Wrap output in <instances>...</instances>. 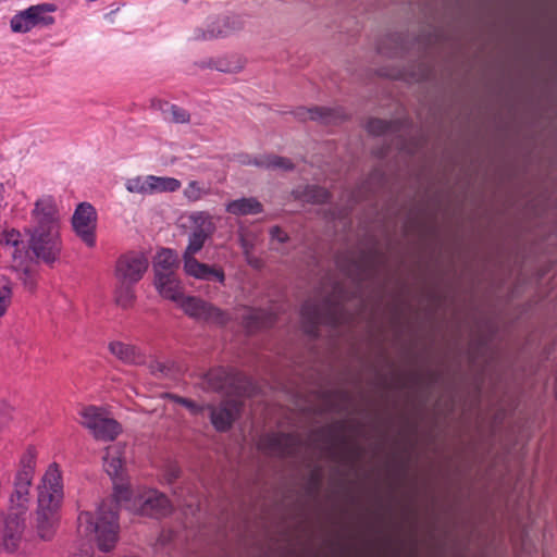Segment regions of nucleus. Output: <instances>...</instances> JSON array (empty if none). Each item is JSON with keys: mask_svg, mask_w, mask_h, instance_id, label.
Masks as SVG:
<instances>
[{"mask_svg": "<svg viewBox=\"0 0 557 557\" xmlns=\"http://www.w3.org/2000/svg\"><path fill=\"white\" fill-rule=\"evenodd\" d=\"M103 468L114 482L113 498L103 500L98 507L97 517L89 511H82L77 518L78 532L84 536L95 534L97 545L102 552L114 548L120 532L117 522V507L122 503L132 500V491L124 484H117L116 480H123L124 460L121 449L110 446L103 457Z\"/></svg>", "mask_w": 557, "mask_h": 557, "instance_id": "1", "label": "nucleus"}, {"mask_svg": "<svg viewBox=\"0 0 557 557\" xmlns=\"http://www.w3.org/2000/svg\"><path fill=\"white\" fill-rule=\"evenodd\" d=\"M348 295L339 282H334L332 292L321 300L309 299L301 307L304 332L311 337H318L319 325L336 329L349 323L352 315L345 308L344 301Z\"/></svg>", "mask_w": 557, "mask_h": 557, "instance_id": "2", "label": "nucleus"}, {"mask_svg": "<svg viewBox=\"0 0 557 557\" xmlns=\"http://www.w3.org/2000/svg\"><path fill=\"white\" fill-rule=\"evenodd\" d=\"M57 207L52 198L36 201L33 218L36 222L30 234L29 248L46 264L54 263L61 252Z\"/></svg>", "mask_w": 557, "mask_h": 557, "instance_id": "3", "label": "nucleus"}, {"mask_svg": "<svg viewBox=\"0 0 557 557\" xmlns=\"http://www.w3.org/2000/svg\"><path fill=\"white\" fill-rule=\"evenodd\" d=\"M62 500L63 485L61 472L58 465L52 463L38 486L35 530L37 535L44 541L52 540L55 534Z\"/></svg>", "mask_w": 557, "mask_h": 557, "instance_id": "4", "label": "nucleus"}, {"mask_svg": "<svg viewBox=\"0 0 557 557\" xmlns=\"http://www.w3.org/2000/svg\"><path fill=\"white\" fill-rule=\"evenodd\" d=\"M385 263V253L376 247L361 250L358 255L345 251L336 257V267L358 288L363 283L374 280Z\"/></svg>", "mask_w": 557, "mask_h": 557, "instance_id": "5", "label": "nucleus"}, {"mask_svg": "<svg viewBox=\"0 0 557 557\" xmlns=\"http://www.w3.org/2000/svg\"><path fill=\"white\" fill-rule=\"evenodd\" d=\"M203 386L208 391L239 397L251 396L255 388L247 375L223 367L210 369L203 376Z\"/></svg>", "mask_w": 557, "mask_h": 557, "instance_id": "6", "label": "nucleus"}, {"mask_svg": "<svg viewBox=\"0 0 557 557\" xmlns=\"http://www.w3.org/2000/svg\"><path fill=\"white\" fill-rule=\"evenodd\" d=\"M188 219L190 221V233L183 258L197 255L216 231L213 216L207 211L193 212Z\"/></svg>", "mask_w": 557, "mask_h": 557, "instance_id": "7", "label": "nucleus"}, {"mask_svg": "<svg viewBox=\"0 0 557 557\" xmlns=\"http://www.w3.org/2000/svg\"><path fill=\"white\" fill-rule=\"evenodd\" d=\"M181 308L189 318L207 324L224 326L231 320L226 311L195 296H186L181 302Z\"/></svg>", "mask_w": 557, "mask_h": 557, "instance_id": "8", "label": "nucleus"}, {"mask_svg": "<svg viewBox=\"0 0 557 557\" xmlns=\"http://www.w3.org/2000/svg\"><path fill=\"white\" fill-rule=\"evenodd\" d=\"M36 467L35 449L29 447L20 460V469L14 479V491L11 495V503L17 507H24L29 500V488L32 486Z\"/></svg>", "mask_w": 557, "mask_h": 557, "instance_id": "9", "label": "nucleus"}, {"mask_svg": "<svg viewBox=\"0 0 557 557\" xmlns=\"http://www.w3.org/2000/svg\"><path fill=\"white\" fill-rule=\"evenodd\" d=\"M82 424L90 430L96 440L113 441L122 432V426L116 420L104 417L103 412L95 406L85 408L82 411Z\"/></svg>", "mask_w": 557, "mask_h": 557, "instance_id": "10", "label": "nucleus"}, {"mask_svg": "<svg viewBox=\"0 0 557 557\" xmlns=\"http://www.w3.org/2000/svg\"><path fill=\"white\" fill-rule=\"evenodd\" d=\"M149 267L147 256L141 251L131 250L122 253L115 262L114 277L116 281L138 283Z\"/></svg>", "mask_w": 557, "mask_h": 557, "instance_id": "11", "label": "nucleus"}, {"mask_svg": "<svg viewBox=\"0 0 557 557\" xmlns=\"http://www.w3.org/2000/svg\"><path fill=\"white\" fill-rule=\"evenodd\" d=\"M75 234L89 247L96 245L97 211L88 202H81L72 216Z\"/></svg>", "mask_w": 557, "mask_h": 557, "instance_id": "12", "label": "nucleus"}, {"mask_svg": "<svg viewBox=\"0 0 557 557\" xmlns=\"http://www.w3.org/2000/svg\"><path fill=\"white\" fill-rule=\"evenodd\" d=\"M133 509L141 516L160 519L171 513L169 498L157 491H148L133 500Z\"/></svg>", "mask_w": 557, "mask_h": 557, "instance_id": "13", "label": "nucleus"}, {"mask_svg": "<svg viewBox=\"0 0 557 557\" xmlns=\"http://www.w3.org/2000/svg\"><path fill=\"white\" fill-rule=\"evenodd\" d=\"M210 421L215 431L224 433L232 429L234 422L239 418L242 403L235 399H224L219 405H207Z\"/></svg>", "mask_w": 557, "mask_h": 557, "instance_id": "14", "label": "nucleus"}, {"mask_svg": "<svg viewBox=\"0 0 557 557\" xmlns=\"http://www.w3.org/2000/svg\"><path fill=\"white\" fill-rule=\"evenodd\" d=\"M298 447V438L290 433H269L259 441V448L261 450L281 458L295 456Z\"/></svg>", "mask_w": 557, "mask_h": 557, "instance_id": "15", "label": "nucleus"}, {"mask_svg": "<svg viewBox=\"0 0 557 557\" xmlns=\"http://www.w3.org/2000/svg\"><path fill=\"white\" fill-rule=\"evenodd\" d=\"M294 116L301 122L314 121L321 124H334L346 117L342 108H327V107H298L293 111Z\"/></svg>", "mask_w": 557, "mask_h": 557, "instance_id": "16", "label": "nucleus"}, {"mask_svg": "<svg viewBox=\"0 0 557 557\" xmlns=\"http://www.w3.org/2000/svg\"><path fill=\"white\" fill-rule=\"evenodd\" d=\"M184 271L187 275L203 281H215L224 284L225 274L222 268L198 261L195 256L183 258Z\"/></svg>", "mask_w": 557, "mask_h": 557, "instance_id": "17", "label": "nucleus"}, {"mask_svg": "<svg viewBox=\"0 0 557 557\" xmlns=\"http://www.w3.org/2000/svg\"><path fill=\"white\" fill-rule=\"evenodd\" d=\"M346 429L347 421L342 420L323 426L318 431L322 436L323 442L326 444V451L334 460H338L341 458L338 444H347V438L344 435Z\"/></svg>", "mask_w": 557, "mask_h": 557, "instance_id": "18", "label": "nucleus"}, {"mask_svg": "<svg viewBox=\"0 0 557 557\" xmlns=\"http://www.w3.org/2000/svg\"><path fill=\"white\" fill-rule=\"evenodd\" d=\"M24 529L25 522L21 516H8L4 521V530L2 535V545L7 552L13 553L17 549Z\"/></svg>", "mask_w": 557, "mask_h": 557, "instance_id": "19", "label": "nucleus"}, {"mask_svg": "<svg viewBox=\"0 0 557 557\" xmlns=\"http://www.w3.org/2000/svg\"><path fill=\"white\" fill-rule=\"evenodd\" d=\"M242 22L236 16H227L212 23L207 30H197L195 39H213L218 37L228 36L232 32L239 29Z\"/></svg>", "mask_w": 557, "mask_h": 557, "instance_id": "20", "label": "nucleus"}, {"mask_svg": "<svg viewBox=\"0 0 557 557\" xmlns=\"http://www.w3.org/2000/svg\"><path fill=\"white\" fill-rule=\"evenodd\" d=\"M292 196L295 200L311 203V205H324L331 200V193L319 185H300L293 189Z\"/></svg>", "mask_w": 557, "mask_h": 557, "instance_id": "21", "label": "nucleus"}, {"mask_svg": "<svg viewBox=\"0 0 557 557\" xmlns=\"http://www.w3.org/2000/svg\"><path fill=\"white\" fill-rule=\"evenodd\" d=\"M154 285L160 295L166 299L181 304L185 298L175 273H158L154 275Z\"/></svg>", "mask_w": 557, "mask_h": 557, "instance_id": "22", "label": "nucleus"}, {"mask_svg": "<svg viewBox=\"0 0 557 557\" xmlns=\"http://www.w3.org/2000/svg\"><path fill=\"white\" fill-rule=\"evenodd\" d=\"M17 249L14 250V263L12 264V269L16 273V277L22 282L25 289L28 292H34L37 285V264L36 262L32 260H20L16 258L15 252Z\"/></svg>", "mask_w": 557, "mask_h": 557, "instance_id": "23", "label": "nucleus"}, {"mask_svg": "<svg viewBox=\"0 0 557 557\" xmlns=\"http://www.w3.org/2000/svg\"><path fill=\"white\" fill-rule=\"evenodd\" d=\"M109 350L117 359L127 364H143L146 361V357L140 349L129 344L112 342L109 345Z\"/></svg>", "mask_w": 557, "mask_h": 557, "instance_id": "24", "label": "nucleus"}, {"mask_svg": "<svg viewBox=\"0 0 557 557\" xmlns=\"http://www.w3.org/2000/svg\"><path fill=\"white\" fill-rule=\"evenodd\" d=\"M225 211L237 216L259 214L263 212V205L255 197H243L227 202Z\"/></svg>", "mask_w": 557, "mask_h": 557, "instance_id": "25", "label": "nucleus"}, {"mask_svg": "<svg viewBox=\"0 0 557 557\" xmlns=\"http://www.w3.org/2000/svg\"><path fill=\"white\" fill-rule=\"evenodd\" d=\"M248 164L265 170H278L283 172H292L295 170V163L289 158L273 153L255 157L253 161L248 162Z\"/></svg>", "mask_w": 557, "mask_h": 557, "instance_id": "26", "label": "nucleus"}, {"mask_svg": "<svg viewBox=\"0 0 557 557\" xmlns=\"http://www.w3.org/2000/svg\"><path fill=\"white\" fill-rule=\"evenodd\" d=\"M180 267L177 253L170 248L161 249L157 256L153 265L154 275L158 273H175Z\"/></svg>", "mask_w": 557, "mask_h": 557, "instance_id": "27", "label": "nucleus"}, {"mask_svg": "<svg viewBox=\"0 0 557 557\" xmlns=\"http://www.w3.org/2000/svg\"><path fill=\"white\" fill-rule=\"evenodd\" d=\"M330 409L343 413L347 412L352 405V395L347 389H331L324 393Z\"/></svg>", "mask_w": 557, "mask_h": 557, "instance_id": "28", "label": "nucleus"}, {"mask_svg": "<svg viewBox=\"0 0 557 557\" xmlns=\"http://www.w3.org/2000/svg\"><path fill=\"white\" fill-rule=\"evenodd\" d=\"M403 128V121L400 120H382L370 119L367 123V131L375 136L382 135H396Z\"/></svg>", "mask_w": 557, "mask_h": 557, "instance_id": "29", "label": "nucleus"}, {"mask_svg": "<svg viewBox=\"0 0 557 557\" xmlns=\"http://www.w3.org/2000/svg\"><path fill=\"white\" fill-rule=\"evenodd\" d=\"M136 284L137 283H129L127 281H116L114 287V301L119 307L127 309L134 305L136 299Z\"/></svg>", "mask_w": 557, "mask_h": 557, "instance_id": "30", "label": "nucleus"}, {"mask_svg": "<svg viewBox=\"0 0 557 557\" xmlns=\"http://www.w3.org/2000/svg\"><path fill=\"white\" fill-rule=\"evenodd\" d=\"M243 324L249 332H255L269 326L271 320L263 310L250 309L243 315Z\"/></svg>", "mask_w": 557, "mask_h": 557, "instance_id": "31", "label": "nucleus"}, {"mask_svg": "<svg viewBox=\"0 0 557 557\" xmlns=\"http://www.w3.org/2000/svg\"><path fill=\"white\" fill-rule=\"evenodd\" d=\"M147 186H149V194L165 191L173 193L181 187V182L173 177L149 175Z\"/></svg>", "mask_w": 557, "mask_h": 557, "instance_id": "32", "label": "nucleus"}, {"mask_svg": "<svg viewBox=\"0 0 557 557\" xmlns=\"http://www.w3.org/2000/svg\"><path fill=\"white\" fill-rule=\"evenodd\" d=\"M37 8H28L25 11H22L15 14L11 20V28L15 33H26L29 32L34 27V17L33 14Z\"/></svg>", "mask_w": 557, "mask_h": 557, "instance_id": "33", "label": "nucleus"}, {"mask_svg": "<svg viewBox=\"0 0 557 557\" xmlns=\"http://www.w3.org/2000/svg\"><path fill=\"white\" fill-rule=\"evenodd\" d=\"M32 8H37V10L33 13L35 17L34 21V27L35 26H49L54 23V18L49 15L50 12L55 11L54 4L44 3L38 5H33Z\"/></svg>", "mask_w": 557, "mask_h": 557, "instance_id": "34", "label": "nucleus"}, {"mask_svg": "<svg viewBox=\"0 0 557 557\" xmlns=\"http://www.w3.org/2000/svg\"><path fill=\"white\" fill-rule=\"evenodd\" d=\"M208 195H210V188L201 186L197 181L189 182L186 188L184 189V196L190 202H196Z\"/></svg>", "mask_w": 557, "mask_h": 557, "instance_id": "35", "label": "nucleus"}, {"mask_svg": "<svg viewBox=\"0 0 557 557\" xmlns=\"http://www.w3.org/2000/svg\"><path fill=\"white\" fill-rule=\"evenodd\" d=\"M383 181L384 173L379 169L373 170L370 173L368 180L362 185V188L364 189L363 196L366 197L368 194L375 193L376 189L383 184Z\"/></svg>", "mask_w": 557, "mask_h": 557, "instance_id": "36", "label": "nucleus"}, {"mask_svg": "<svg viewBox=\"0 0 557 557\" xmlns=\"http://www.w3.org/2000/svg\"><path fill=\"white\" fill-rule=\"evenodd\" d=\"M322 484V473L320 469H315L311 471L307 484H306V493L309 496H315Z\"/></svg>", "mask_w": 557, "mask_h": 557, "instance_id": "37", "label": "nucleus"}, {"mask_svg": "<svg viewBox=\"0 0 557 557\" xmlns=\"http://www.w3.org/2000/svg\"><path fill=\"white\" fill-rule=\"evenodd\" d=\"M169 110L171 112V121L173 123H177V124L189 123L190 114L187 110H185L176 104H171Z\"/></svg>", "mask_w": 557, "mask_h": 557, "instance_id": "38", "label": "nucleus"}, {"mask_svg": "<svg viewBox=\"0 0 557 557\" xmlns=\"http://www.w3.org/2000/svg\"><path fill=\"white\" fill-rule=\"evenodd\" d=\"M148 176L143 180L141 177H135L128 180L126 188L131 193L149 194Z\"/></svg>", "mask_w": 557, "mask_h": 557, "instance_id": "39", "label": "nucleus"}, {"mask_svg": "<svg viewBox=\"0 0 557 557\" xmlns=\"http://www.w3.org/2000/svg\"><path fill=\"white\" fill-rule=\"evenodd\" d=\"M173 399L176 404H180L183 407L187 408L193 414H199L206 408L203 406L196 404L194 400L182 396H173Z\"/></svg>", "mask_w": 557, "mask_h": 557, "instance_id": "40", "label": "nucleus"}, {"mask_svg": "<svg viewBox=\"0 0 557 557\" xmlns=\"http://www.w3.org/2000/svg\"><path fill=\"white\" fill-rule=\"evenodd\" d=\"M11 287L8 284L0 286V317H2L10 304Z\"/></svg>", "mask_w": 557, "mask_h": 557, "instance_id": "41", "label": "nucleus"}, {"mask_svg": "<svg viewBox=\"0 0 557 557\" xmlns=\"http://www.w3.org/2000/svg\"><path fill=\"white\" fill-rule=\"evenodd\" d=\"M270 236L272 239H275L281 244L287 243L289 240L288 234L277 225L270 228Z\"/></svg>", "mask_w": 557, "mask_h": 557, "instance_id": "42", "label": "nucleus"}, {"mask_svg": "<svg viewBox=\"0 0 557 557\" xmlns=\"http://www.w3.org/2000/svg\"><path fill=\"white\" fill-rule=\"evenodd\" d=\"M0 243H4L5 245H11L13 247H16L20 243V233L12 230L10 232L3 233V238Z\"/></svg>", "mask_w": 557, "mask_h": 557, "instance_id": "43", "label": "nucleus"}, {"mask_svg": "<svg viewBox=\"0 0 557 557\" xmlns=\"http://www.w3.org/2000/svg\"><path fill=\"white\" fill-rule=\"evenodd\" d=\"M150 370L153 374L160 373L161 375H169L171 367L164 362L154 361L150 364Z\"/></svg>", "mask_w": 557, "mask_h": 557, "instance_id": "44", "label": "nucleus"}, {"mask_svg": "<svg viewBox=\"0 0 557 557\" xmlns=\"http://www.w3.org/2000/svg\"><path fill=\"white\" fill-rule=\"evenodd\" d=\"M421 225V219L420 216L418 215H409L407 221H406V224H405V230L406 232H409V230L411 228H416V227H419Z\"/></svg>", "mask_w": 557, "mask_h": 557, "instance_id": "45", "label": "nucleus"}, {"mask_svg": "<svg viewBox=\"0 0 557 557\" xmlns=\"http://www.w3.org/2000/svg\"><path fill=\"white\" fill-rule=\"evenodd\" d=\"M238 242L245 253H248L252 249V244L243 232L238 234Z\"/></svg>", "mask_w": 557, "mask_h": 557, "instance_id": "46", "label": "nucleus"}, {"mask_svg": "<svg viewBox=\"0 0 557 557\" xmlns=\"http://www.w3.org/2000/svg\"><path fill=\"white\" fill-rule=\"evenodd\" d=\"M170 103L162 99H152L151 100V108L156 110H160L163 113L166 112L168 109H170Z\"/></svg>", "mask_w": 557, "mask_h": 557, "instance_id": "47", "label": "nucleus"}, {"mask_svg": "<svg viewBox=\"0 0 557 557\" xmlns=\"http://www.w3.org/2000/svg\"><path fill=\"white\" fill-rule=\"evenodd\" d=\"M180 476V469L176 467H171L166 472V479L169 483L174 482Z\"/></svg>", "mask_w": 557, "mask_h": 557, "instance_id": "48", "label": "nucleus"}, {"mask_svg": "<svg viewBox=\"0 0 557 557\" xmlns=\"http://www.w3.org/2000/svg\"><path fill=\"white\" fill-rule=\"evenodd\" d=\"M473 351L471 352L472 355H474V352L481 348H484L485 345H486V342L483 339V338H479L478 341H475L473 344ZM472 358H474V356H472Z\"/></svg>", "mask_w": 557, "mask_h": 557, "instance_id": "49", "label": "nucleus"}, {"mask_svg": "<svg viewBox=\"0 0 557 557\" xmlns=\"http://www.w3.org/2000/svg\"><path fill=\"white\" fill-rule=\"evenodd\" d=\"M377 52L381 53V54H385V55H388V57H396L398 54L397 51H391V52H386L384 47L382 45H380L377 47Z\"/></svg>", "mask_w": 557, "mask_h": 557, "instance_id": "50", "label": "nucleus"}, {"mask_svg": "<svg viewBox=\"0 0 557 557\" xmlns=\"http://www.w3.org/2000/svg\"><path fill=\"white\" fill-rule=\"evenodd\" d=\"M350 453L351 455L354 456L355 459L359 458L360 455H361V448L357 445H354L350 449Z\"/></svg>", "mask_w": 557, "mask_h": 557, "instance_id": "51", "label": "nucleus"}, {"mask_svg": "<svg viewBox=\"0 0 557 557\" xmlns=\"http://www.w3.org/2000/svg\"><path fill=\"white\" fill-rule=\"evenodd\" d=\"M438 373L437 372H430L429 373V380H430V383H435L437 380H438Z\"/></svg>", "mask_w": 557, "mask_h": 557, "instance_id": "52", "label": "nucleus"}, {"mask_svg": "<svg viewBox=\"0 0 557 557\" xmlns=\"http://www.w3.org/2000/svg\"><path fill=\"white\" fill-rule=\"evenodd\" d=\"M380 385H381V386H384V387H387V386H388V384H387V380H386V377H385V376H383V377H381V379H380Z\"/></svg>", "mask_w": 557, "mask_h": 557, "instance_id": "53", "label": "nucleus"}, {"mask_svg": "<svg viewBox=\"0 0 557 557\" xmlns=\"http://www.w3.org/2000/svg\"><path fill=\"white\" fill-rule=\"evenodd\" d=\"M253 159H255V158H250V157H248V156H247V159H246V160H244V161H243V163H244V164L249 165V164H248V162L253 161Z\"/></svg>", "mask_w": 557, "mask_h": 557, "instance_id": "54", "label": "nucleus"}, {"mask_svg": "<svg viewBox=\"0 0 557 557\" xmlns=\"http://www.w3.org/2000/svg\"><path fill=\"white\" fill-rule=\"evenodd\" d=\"M413 377H414L416 381H420L421 380L420 375H418V374H414Z\"/></svg>", "mask_w": 557, "mask_h": 557, "instance_id": "55", "label": "nucleus"}]
</instances>
